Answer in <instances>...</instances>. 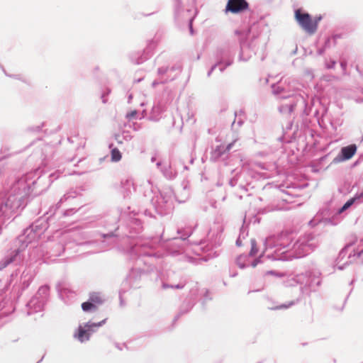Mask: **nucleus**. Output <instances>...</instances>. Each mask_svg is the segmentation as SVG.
Listing matches in <instances>:
<instances>
[{
    "label": "nucleus",
    "instance_id": "79ce46f5",
    "mask_svg": "<svg viewBox=\"0 0 363 363\" xmlns=\"http://www.w3.org/2000/svg\"><path fill=\"white\" fill-rule=\"evenodd\" d=\"M323 19V16L321 15H316L315 16H312V22L313 26L314 29V33H315L318 28V24L320 21Z\"/></svg>",
    "mask_w": 363,
    "mask_h": 363
},
{
    "label": "nucleus",
    "instance_id": "a19ab883",
    "mask_svg": "<svg viewBox=\"0 0 363 363\" xmlns=\"http://www.w3.org/2000/svg\"><path fill=\"white\" fill-rule=\"evenodd\" d=\"M90 301L94 304L96 305V307L99 305H101L103 303V300L99 296L98 294L94 293L90 295L89 298Z\"/></svg>",
    "mask_w": 363,
    "mask_h": 363
},
{
    "label": "nucleus",
    "instance_id": "393cba45",
    "mask_svg": "<svg viewBox=\"0 0 363 363\" xmlns=\"http://www.w3.org/2000/svg\"><path fill=\"white\" fill-rule=\"evenodd\" d=\"M121 185L123 189L124 198L128 197L132 194V191H135L133 179L131 177L122 179Z\"/></svg>",
    "mask_w": 363,
    "mask_h": 363
},
{
    "label": "nucleus",
    "instance_id": "7ed1b4c3",
    "mask_svg": "<svg viewBox=\"0 0 363 363\" xmlns=\"http://www.w3.org/2000/svg\"><path fill=\"white\" fill-rule=\"evenodd\" d=\"M317 247L314 235L309 233L303 237L299 238L292 245L290 250H284L279 253L277 258L280 261H289L294 258L303 257Z\"/></svg>",
    "mask_w": 363,
    "mask_h": 363
},
{
    "label": "nucleus",
    "instance_id": "4468645a",
    "mask_svg": "<svg viewBox=\"0 0 363 363\" xmlns=\"http://www.w3.org/2000/svg\"><path fill=\"white\" fill-rule=\"evenodd\" d=\"M35 273L30 268H26L21 274L20 277V281L18 285L16 286V296L19 298L23 292L29 287L30 283L33 281Z\"/></svg>",
    "mask_w": 363,
    "mask_h": 363
},
{
    "label": "nucleus",
    "instance_id": "f8f14e48",
    "mask_svg": "<svg viewBox=\"0 0 363 363\" xmlns=\"http://www.w3.org/2000/svg\"><path fill=\"white\" fill-rule=\"evenodd\" d=\"M157 43L154 40L148 41L143 51H135L129 54V60L135 65H140L150 59L154 54Z\"/></svg>",
    "mask_w": 363,
    "mask_h": 363
},
{
    "label": "nucleus",
    "instance_id": "4d7b16f0",
    "mask_svg": "<svg viewBox=\"0 0 363 363\" xmlns=\"http://www.w3.org/2000/svg\"><path fill=\"white\" fill-rule=\"evenodd\" d=\"M121 135L122 136V139H124V140L127 142L130 141L133 138V136L128 130H123Z\"/></svg>",
    "mask_w": 363,
    "mask_h": 363
},
{
    "label": "nucleus",
    "instance_id": "412c9836",
    "mask_svg": "<svg viewBox=\"0 0 363 363\" xmlns=\"http://www.w3.org/2000/svg\"><path fill=\"white\" fill-rule=\"evenodd\" d=\"M240 54H239V61L247 62L251 57L250 55H245V51L246 49L251 50L255 53L254 48V40H252L250 43H248L245 40H241L240 42Z\"/></svg>",
    "mask_w": 363,
    "mask_h": 363
},
{
    "label": "nucleus",
    "instance_id": "8fccbe9b",
    "mask_svg": "<svg viewBox=\"0 0 363 363\" xmlns=\"http://www.w3.org/2000/svg\"><path fill=\"white\" fill-rule=\"evenodd\" d=\"M265 276H267V275H273L276 277H283L284 276V273L282 272H279L278 271H275V270H268V271H266L264 274Z\"/></svg>",
    "mask_w": 363,
    "mask_h": 363
},
{
    "label": "nucleus",
    "instance_id": "cd10ccee",
    "mask_svg": "<svg viewBox=\"0 0 363 363\" xmlns=\"http://www.w3.org/2000/svg\"><path fill=\"white\" fill-rule=\"evenodd\" d=\"M354 243H350L347 244L339 252V255L335 260L336 264L337 269L339 270H343L345 268L346 265H348V262H347L344 264L342 265H337V262H340L341 259H342L347 255L348 249L353 245Z\"/></svg>",
    "mask_w": 363,
    "mask_h": 363
},
{
    "label": "nucleus",
    "instance_id": "c9c22d12",
    "mask_svg": "<svg viewBox=\"0 0 363 363\" xmlns=\"http://www.w3.org/2000/svg\"><path fill=\"white\" fill-rule=\"evenodd\" d=\"M226 153L224 145H218L216 149L212 152V158L215 160H218L223 155Z\"/></svg>",
    "mask_w": 363,
    "mask_h": 363
},
{
    "label": "nucleus",
    "instance_id": "338daca9",
    "mask_svg": "<svg viewBox=\"0 0 363 363\" xmlns=\"http://www.w3.org/2000/svg\"><path fill=\"white\" fill-rule=\"evenodd\" d=\"M217 67L219 69V65L215 62V63L211 66V67L210 68V69L208 70V72H207V76H208V77H210V76L211 75V74L213 73V71H214Z\"/></svg>",
    "mask_w": 363,
    "mask_h": 363
},
{
    "label": "nucleus",
    "instance_id": "20e7f679",
    "mask_svg": "<svg viewBox=\"0 0 363 363\" xmlns=\"http://www.w3.org/2000/svg\"><path fill=\"white\" fill-rule=\"evenodd\" d=\"M294 240L292 232L282 231L277 235H273L265 238L264 241V250L275 248L274 253L268 255V258L279 260L277 257L284 250H290Z\"/></svg>",
    "mask_w": 363,
    "mask_h": 363
},
{
    "label": "nucleus",
    "instance_id": "37998d69",
    "mask_svg": "<svg viewBox=\"0 0 363 363\" xmlns=\"http://www.w3.org/2000/svg\"><path fill=\"white\" fill-rule=\"evenodd\" d=\"M166 79H162L161 78L158 77L157 79H155L152 82V87L155 88L159 84H165L169 82H170L171 79L165 78Z\"/></svg>",
    "mask_w": 363,
    "mask_h": 363
},
{
    "label": "nucleus",
    "instance_id": "09e8293b",
    "mask_svg": "<svg viewBox=\"0 0 363 363\" xmlns=\"http://www.w3.org/2000/svg\"><path fill=\"white\" fill-rule=\"evenodd\" d=\"M262 257H263V254L260 255L257 258L255 259L252 261H251L250 259V262L248 263L249 266L255 267L256 266H257L258 264L262 263L263 262L262 259Z\"/></svg>",
    "mask_w": 363,
    "mask_h": 363
},
{
    "label": "nucleus",
    "instance_id": "9d476101",
    "mask_svg": "<svg viewBox=\"0 0 363 363\" xmlns=\"http://www.w3.org/2000/svg\"><path fill=\"white\" fill-rule=\"evenodd\" d=\"M49 227L48 218H40L33 222L28 228L23 230V235L28 242L40 237Z\"/></svg>",
    "mask_w": 363,
    "mask_h": 363
},
{
    "label": "nucleus",
    "instance_id": "5fc2aeb1",
    "mask_svg": "<svg viewBox=\"0 0 363 363\" xmlns=\"http://www.w3.org/2000/svg\"><path fill=\"white\" fill-rule=\"evenodd\" d=\"M138 115V111L137 110H133L126 113L125 118L130 121L134 118H137V116Z\"/></svg>",
    "mask_w": 363,
    "mask_h": 363
},
{
    "label": "nucleus",
    "instance_id": "c85d7f7f",
    "mask_svg": "<svg viewBox=\"0 0 363 363\" xmlns=\"http://www.w3.org/2000/svg\"><path fill=\"white\" fill-rule=\"evenodd\" d=\"M161 172L163 176L169 180L174 179L177 174V172L172 169L170 163L167 165H163L161 167Z\"/></svg>",
    "mask_w": 363,
    "mask_h": 363
},
{
    "label": "nucleus",
    "instance_id": "6e6d98bb",
    "mask_svg": "<svg viewBox=\"0 0 363 363\" xmlns=\"http://www.w3.org/2000/svg\"><path fill=\"white\" fill-rule=\"evenodd\" d=\"M62 173L60 172V171H56L52 174H50L49 176V179H50V184L53 182L55 180H56L57 179H58L60 175L62 174Z\"/></svg>",
    "mask_w": 363,
    "mask_h": 363
},
{
    "label": "nucleus",
    "instance_id": "0e129e2a",
    "mask_svg": "<svg viewBox=\"0 0 363 363\" xmlns=\"http://www.w3.org/2000/svg\"><path fill=\"white\" fill-rule=\"evenodd\" d=\"M114 139L116 141L117 144L121 145L123 143L124 139H122V136L121 134H115L114 135Z\"/></svg>",
    "mask_w": 363,
    "mask_h": 363
},
{
    "label": "nucleus",
    "instance_id": "de8ad7c7",
    "mask_svg": "<svg viewBox=\"0 0 363 363\" xmlns=\"http://www.w3.org/2000/svg\"><path fill=\"white\" fill-rule=\"evenodd\" d=\"M248 235L247 227L243 224L240 228V233L238 237L245 239Z\"/></svg>",
    "mask_w": 363,
    "mask_h": 363
},
{
    "label": "nucleus",
    "instance_id": "72a5a7b5",
    "mask_svg": "<svg viewBox=\"0 0 363 363\" xmlns=\"http://www.w3.org/2000/svg\"><path fill=\"white\" fill-rule=\"evenodd\" d=\"M186 281L181 280L178 284H167L162 282V288L163 289H182L186 286Z\"/></svg>",
    "mask_w": 363,
    "mask_h": 363
},
{
    "label": "nucleus",
    "instance_id": "e2e57ef3",
    "mask_svg": "<svg viewBox=\"0 0 363 363\" xmlns=\"http://www.w3.org/2000/svg\"><path fill=\"white\" fill-rule=\"evenodd\" d=\"M43 123L41 125L30 126L28 128V130L30 132H40L42 130Z\"/></svg>",
    "mask_w": 363,
    "mask_h": 363
},
{
    "label": "nucleus",
    "instance_id": "3c124183",
    "mask_svg": "<svg viewBox=\"0 0 363 363\" xmlns=\"http://www.w3.org/2000/svg\"><path fill=\"white\" fill-rule=\"evenodd\" d=\"M49 150L52 151V147L48 145H45L43 147H41L40 152L43 162L47 159V155H45V152H48Z\"/></svg>",
    "mask_w": 363,
    "mask_h": 363
},
{
    "label": "nucleus",
    "instance_id": "0eeeda50",
    "mask_svg": "<svg viewBox=\"0 0 363 363\" xmlns=\"http://www.w3.org/2000/svg\"><path fill=\"white\" fill-rule=\"evenodd\" d=\"M236 49V44L230 42L225 43L216 48L214 57L216 63L219 65L220 72H223L227 67L233 64Z\"/></svg>",
    "mask_w": 363,
    "mask_h": 363
},
{
    "label": "nucleus",
    "instance_id": "69168bd1",
    "mask_svg": "<svg viewBox=\"0 0 363 363\" xmlns=\"http://www.w3.org/2000/svg\"><path fill=\"white\" fill-rule=\"evenodd\" d=\"M336 65V61L334 60H330V62L325 63V67L327 69H333Z\"/></svg>",
    "mask_w": 363,
    "mask_h": 363
},
{
    "label": "nucleus",
    "instance_id": "7c9ffc66",
    "mask_svg": "<svg viewBox=\"0 0 363 363\" xmlns=\"http://www.w3.org/2000/svg\"><path fill=\"white\" fill-rule=\"evenodd\" d=\"M108 148L111 150V161L114 162L120 161L122 157V154L118 148L113 147V143H112L108 144Z\"/></svg>",
    "mask_w": 363,
    "mask_h": 363
},
{
    "label": "nucleus",
    "instance_id": "dca6fc26",
    "mask_svg": "<svg viewBox=\"0 0 363 363\" xmlns=\"http://www.w3.org/2000/svg\"><path fill=\"white\" fill-rule=\"evenodd\" d=\"M357 150V147L355 144H351L342 147L340 149L338 155L333 159V162L338 163L351 159L353 157V155L356 153Z\"/></svg>",
    "mask_w": 363,
    "mask_h": 363
},
{
    "label": "nucleus",
    "instance_id": "5701e85b",
    "mask_svg": "<svg viewBox=\"0 0 363 363\" xmlns=\"http://www.w3.org/2000/svg\"><path fill=\"white\" fill-rule=\"evenodd\" d=\"M84 191V187L79 186L76 187L75 189H69L66 194H64V196L60 199L59 202L57 204V208L60 207V203L62 202L69 199H74L77 196H80L82 195V191Z\"/></svg>",
    "mask_w": 363,
    "mask_h": 363
},
{
    "label": "nucleus",
    "instance_id": "ea45409f",
    "mask_svg": "<svg viewBox=\"0 0 363 363\" xmlns=\"http://www.w3.org/2000/svg\"><path fill=\"white\" fill-rule=\"evenodd\" d=\"M250 242L251 249L249 254L247 255L250 257L255 256L258 252V247L255 239H251Z\"/></svg>",
    "mask_w": 363,
    "mask_h": 363
},
{
    "label": "nucleus",
    "instance_id": "49530a36",
    "mask_svg": "<svg viewBox=\"0 0 363 363\" xmlns=\"http://www.w3.org/2000/svg\"><path fill=\"white\" fill-rule=\"evenodd\" d=\"M79 209H77L75 208H67L62 212V214L64 217L70 216L74 215L77 212Z\"/></svg>",
    "mask_w": 363,
    "mask_h": 363
},
{
    "label": "nucleus",
    "instance_id": "bf43d9fd",
    "mask_svg": "<svg viewBox=\"0 0 363 363\" xmlns=\"http://www.w3.org/2000/svg\"><path fill=\"white\" fill-rule=\"evenodd\" d=\"M55 247H56L57 252L55 254H53V255L60 256L62 252H63L65 250L63 245L60 243H57L55 245Z\"/></svg>",
    "mask_w": 363,
    "mask_h": 363
},
{
    "label": "nucleus",
    "instance_id": "2f4dec72",
    "mask_svg": "<svg viewBox=\"0 0 363 363\" xmlns=\"http://www.w3.org/2000/svg\"><path fill=\"white\" fill-rule=\"evenodd\" d=\"M250 257L247 255H240L236 258L235 260L236 264L240 269H245L247 267H248Z\"/></svg>",
    "mask_w": 363,
    "mask_h": 363
},
{
    "label": "nucleus",
    "instance_id": "4c0bfd02",
    "mask_svg": "<svg viewBox=\"0 0 363 363\" xmlns=\"http://www.w3.org/2000/svg\"><path fill=\"white\" fill-rule=\"evenodd\" d=\"M96 308V305H94L89 298L82 303V309L86 313L94 311Z\"/></svg>",
    "mask_w": 363,
    "mask_h": 363
},
{
    "label": "nucleus",
    "instance_id": "13d9d810",
    "mask_svg": "<svg viewBox=\"0 0 363 363\" xmlns=\"http://www.w3.org/2000/svg\"><path fill=\"white\" fill-rule=\"evenodd\" d=\"M238 181V173H236L234 177H233L228 182V184L231 187H234L237 184Z\"/></svg>",
    "mask_w": 363,
    "mask_h": 363
},
{
    "label": "nucleus",
    "instance_id": "c756f323",
    "mask_svg": "<svg viewBox=\"0 0 363 363\" xmlns=\"http://www.w3.org/2000/svg\"><path fill=\"white\" fill-rule=\"evenodd\" d=\"M107 318L102 320L99 323H91V321L84 323L85 328H87L89 334L91 335L92 333H95L99 328L104 325L106 322Z\"/></svg>",
    "mask_w": 363,
    "mask_h": 363
},
{
    "label": "nucleus",
    "instance_id": "a878e982",
    "mask_svg": "<svg viewBox=\"0 0 363 363\" xmlns=\"http://www.w3.org/2000/svg\"><path fill=\"white\" fill-rule=\"evenodd\" d=\"M356 201H357L359 203H362L363 202V191H362L359 194H356L355 196L353 198H351L349 200H347L343 204V206L338 209V211L337 212V214L340 215L343 211H345V210L349 208L350 206H352L354 203V202H356Z\"/></svg>",
    "mask_w": 363,
    "mask_h": 363
},
{
    "label": "nucleus",
    "instance_id": "a211bd4d",
    "mask_svg": "<svg viewBox=\"0 0 363 363\" xmlns=\"http://www.w3.org/2000/svg\"><path fill=\"white\" fill-rule=\"evenodd\" d=\"M298 104H304V99L301 96H293L291 101L281 104L278 110L283 114H291Z\"/></svg>",
    "mask_w": 363,
    "mask_h": 363
},
{
    "label": "nucleus",
    "instance_id": "f257e3e1",
    "mask_svg": "<svg viewBox=\"0 0 363 363\" xmlns=\"http://www.w3.org/2000/svg\"><path fill=\"white\" fill-rule=\"evenodd\" d=\"M35 176L36 172H28L16 179L8 191L0 193V217L9 219L26 206L35 185L43 179L42 176L35 179Z\"/></svg>",
    "mask_w": 363,
    "mask_h": 363
},
{
    "label": "nucleus",
    "instance_id": "2eb2a0df",
    "mask_svg": "<svg viewBox=\"0 0 363 363\" xmlns=\"http://www.w3.org/2000/svg\"><path fill=\"white\" fill-rule=\"evenodd\" d=\"M249 9V3L246 0H228L225 12L239 14L245 12Z\"/></svg>",
    "mask_w": 363,
    "mask_h": 363
},
{
    "label": "nucleus",
    "instance_id": "4be33fe9",
    "mask_svg": "<svg viewBox=\"0 0 363 363\" xmlns=\"http://www.w3.org/2000/svg\"><path fill=\"white\" fill-rule=\"evenodd\" d=\"M21 253V250L19 249H16L11 252V253L4 258H3L0 261V270L4 269L10 264L18 261L19 259V255Z\"/></svg>",
    "mask_w": 363,
    "mask_h": 363
},
{
    "label": "nucleus",
    "instance_id": "a18cd8bd",
    "mask_svg": "<svg viewBox=\"0 0 363 363\" xmlns=\"http://www.w3.org/2000/svg\"><path fill=\"white\" fill-rule=\"evenodd\" d=\"M111 90L110 88L107 87L106 89L103 91L101 96V99L103 104H106L108 102V96L111 94Z\"/></svg>",
    "mask_w": 363,
    "mask_h": 363
},
{
    "label": "nucleus",
    "instance_id": "1a4fd4ad",
    "mask_svg": "<svg viewBox=\"0 0 363 363\" xmlns=\"http://www.w3.org/2000/svg\"><path fill=\"white\" fill-rule=\"evenodd\" d=\"M50 298V286L47 284L41 286L36 294L26 303L27 315L40 312L44 310Z\"/></svg>",
    "mask_w": 363,
    "mask_h": 363
},
{
    "label": "nucleus",
    "instance_id": "58836bf2",
    "mask_svg": "<svg viewBox=\"0 0 363 363\" xmlns=\"http://www.w3.org/2000/svg\"><path fill=\"white\" fill-rule=\"evenodd\" d=\"M297 301H291L289 302L288 303H283L279 306H276L274 307H269V309L272 311H277V310H282V309H287L289 307L294 306L296 303Z\"/></svg>",
    "mask_w": 363,
    "mask_h": 363
},
{
    "label": "nucleus",
    "instance_id": "473e14b6",
    "mask_svg": "<svg viewBox=\"0 0 363 363\" xmlns=\"http://www.w3.org/2000/svg\"><path fill=\"white\" fill-rule=\"evenodd\" d=\"M174 4V18L176 20H179L181 18V14L184 11L182 8V0H173Z\"/></svg>",
    "mask_w": 363,
    "mask_h": 363
},
{
    "label": "nucleus",
    "instance_id": "ddd939ff",
    "mask_svg": "<svg viewBox=\"0 0 363 363\" xmlns=\"http://www.w3.org/2000/svg\"><path fill=\"white\" fill-rule=\"evenodd\" d=\"M182 66L179 64L160 66L157 69V77L162 79H171L170 82L175 80L182 72Z\"/></svg>",
    "mask_w": 363,
    "mask_h": 363
},
{
    "label": "nucleus",
    "instance_id": "9b49d317",
    "mask_svg": "<svg viewBox=\"0 0 363 363\" xmlns=\"http://www.w3.org/2000/svg\"><path fill=\"white\" fill-rule=\"evenodd\" d=\"M294 20L298 26L308 35H311L315 33L312 22V15L302 8L294 9Z\"/></svg>",
    "mask_w": 363,
    "mask_h": 363
},
{
    "label": "nucleus",
    "instance_id": "b1692460",
    "mask_svg": "<svg viewBox=\"0 0 363 363\" xmlns=\"http://www.w3.org/2000/svg\"><path fill=\"white\" fill-rule=\"evenodd\" d=\"M164 111V108L161 104H155L151 109L148 119L151 121L157 122L162 118V114Z\"/></svg>",
    "mask_w": 363,
    "mask_h": 363
},
{
    "label": "nucleus",
    "instance_id": "f3484780",
    "mask_svg": "<svg viewBox=\"0 0 363 363\" xmlns=\"http://www.w3.org/2000/svg\"><path fill=\"white\" fill-rule=\"evenodd\" d=\"M196 290L191 291L190 295L187 297L182 303L179 307V311L177 315L174 317V320L176 321L178 320L182 315L188 313L194 307L196 303Z\"/></svg>",
    "mask_w": 363,
    "mask_h": 363
},
{
    "label": "nucleus",
    "instance_id": "f704fd0d",
    "mask_svg": "<svg viewBox=\"0 0 363 363\" xmlns=\"http://www.w3.org/2000/svg\"><path fill=\"white\" fill-rule=\"evenodd\" d=\"M226 153L224 145H218L216 149L212 152V158L215 160H218L223 155Z\"/></svg>",
    "mask_w": 363,
    "mask_h": 363
},
{
    "label": "nucleus",
    "instance_id": "39448f33",
    "mask_svg": "<svg viewBox=\"0 0 363 363\" xmlns=\"http://www.w3.org/2000/svg\"><path fill=\"white\" fill-rule=\"evenodd\" d=\"M155 212L164 216L171 213L174 208V193L171 189H164L151 199Z\"/></svg>",
    "mask_w": 363,
    "mask_h": 363
},
{
    "label": "nucleus",
    "instance_id": "423d86ee",
    "mask_svg": "<svg viewBox=\"0 0 363 363\" xmlns=\"http://www.w3.org/2000/svg\"><path fill=\"white\" fill-rule=\"evenodd\" d=\"M222 231V229L218 230L216 235H213L208 242L201 240L196 245L193 250L197 255L201 256L202 254H206V255L201 258L202 260L207 262L218 256L219 253L215 249L221 245Z\"/></svg>",
    "mask_w": 363,
    "mask_h": 363
},
{
    "label": "nucleus",
    "instance_id": "e433bc0d",
    "mask_svg": "<svg viewBox=\"0 0 363 363\" xmlns=\"http://www.w3.org/2000/svg\"><path fill=\"white\" fill-rule=\"evenodd\" d=\"M102 237L104 239V242H106L107 240H108V245H113L117 242L118 235L115 234L113 231L102 234Z\"/></svg>",
    "mask_w": 363,
    "mask_h": 363
},
{
    "label": "nucleus",
    "instance_id": "680f3d73",
    "mask_svg": "<svg viewBox=\"0 0 363 363\" xmlns=\"http://www.w3.org/2000/svg\"><path fill=\"white\" fill-rule=\"evenodd\" d=\"M304 106L303 113L306 116H308L311 113V108L308 107L307 102L304 100V104H301Z\"/></svg>",
    "mask_w": 363,
    "mask_h": 363
},
{
    "label": "nucleus",
    "instance_id": "c03bdc74",
    "mask_svg": "<svg viewBox=\"0 0 363 363\" xmlns=\"http://www.w3.org/2000/svg\"><path fill=\"white\" fill-rule=\"evenodd\" d=\"M272 90L273 94L279 96V95L281 94L284 91V88H283L280 86H277L275 84H273L272 85Z\"/></svg>",
    "mask_w": 363,
    "mask_h": 363
},
{
    "label": "nucleus",
    "instance_id": "f03ea898",
    "mask_svg": "<svg viewBox=\"0 0 363 363\" xmlns=\"http://www.w3.org/2000/svg\"><path fill=\"white\" fill-rule=\"evenodd\" d=\"M156 256L154 249L146 242L133 245L129 252L130 264L132 265L125 277V284H128L131 288L140 287L142 276L152 270V264L145 259Z\"/></svg>",
    "mask_w": 363,
    "mask_h": 363
},
{
    "label": "nucleus",
    "instance_id": "bb28decb",
    "mask_svg": "<svg viewBox=\"0 0 363 363\" xmlns=\"http://www.w3.org/2000/svg\"><path fill=\"white\" fill-rule=\"evenodd\" d=\"M74 337L80 342H84L89 340L91 335L89 334L85 325H79L77 331L74 334Z\"/></svg>",
    "mask_w": 363,
    "mask_h": 363
},
{
    "label": "nucleus",
    "instance_id": "864d4df0",
    "mask_svg": "<svg viewBox=\"0 0 363 363\" xmlns=\"http://www.w3.org/2000/svg\"><path fill=\"white\" fill-rule=\"evenodd\" d=\"M197 13H198V11L196 9V10H195V13H194V16H192V17L189 18V20H188V21H189V22H188V26H189V28L190 33H191V35H193V34H194L193 21H194V18H195V16H196V15Z\"/></svg>",
    "mask_w": 363,
    "mask_h": 363
},
{
    "label": "nucleus",
    "instance_id": "6e6552de",
    "mask_svg": "<svg viewBox=\"0 0 363 363\" xmlns=\"http://www.w3.org/2000/svg\"><path fill=\"white\" fill-rule=\"evenodd\" d=\"M189 226L184 229H178L177 233L180 235L179 238H174L167 243L165 248L167 253L171 256L176 257L182 255L186 251L187 238L193 233L195 228Z\"/></svg>",
    "mask_w": 363,
    "mask_h": 363
},
{
    "label": "nucleus",
    "instance_id": "6ab92c4d",
    "mask_svg": "<svg viewBox=\"0 0 363 363\" xmlns=\"http://www.w3.org/2000/svg\"><path fill=\"white\" fill-rule=\"evenodd\" d=\"M127 228L129 231V235H127V236L133 238L143 232V223L138 218H130L127 223Z\"/></svg>",
    "mask_w": 363,
    "mask_h": 363
},
{
    "label": "nucleus",
    "instance_id": "603ef678",
    "mask_svg": "<svg viewBox=\"0 0 363 363\" xmlns=\"http://www.w3.org/2000/svg\"><path fill=\"white\" fill-rule=\"evenodd\" d=\"M57 290L59 294V296L62 298L65 294H67L69 292V290L66 288L62 287L60 284H57Z\"/></svg>",
    "mask_w": 363,
    "mask_h": 363
},
{
    "label": "nucleus",
    "instance_id": "aec40b11",
    "mask_svg": "<svg viewBox=\"0 0 363 363\" xmlns=\"http://www.w3.org/2000/svg\"><path fill=\"white\" fill-rule=\"evenodd\" d=\"M320 276V273L318 271L306 272L307 280L306 285L308 286L311 291H315L316 288L320 286L321 279Z\"/></svg>",
    "mask_w": 363,
    "mask_h": 363
},
{
    "label": "nucleus",
    "instance_id": "052dcab7",
    "mask_svg": "<svg viewBox=\"0 0 363 363\" xmlns=\"http://www.w3.org/2000/svg\"><path fill=\"white\" fill-rule=\"evenodd\" d=\"M293 96H299L298 94H286L285 91L279 95V98L281 99H288L289 101H291V97Z\"/></svg>",
    "mask_w": 363,
    "mask_h": 363
},
{
    "label": "nucleus",
    "instance_id": "774afa93",
    "mask_svg": "<svg viewBox=\"0 0 363 363\" xmlns=\"http://www.w3.org/2000/svg\"><path fill=\"white\" fill-rule=\"evenodd\" d=\"M129 126L132 128L135 131H138L141 129V125L138 123H133V124L130 125Z\"/></svg>",
    "mask_w": 363,
    "mask_h": 363
}]
</instances>
